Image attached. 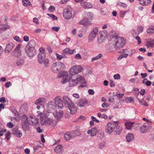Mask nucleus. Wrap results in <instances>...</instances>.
<instances>
[{
  "label": "nucleus",
  "instance_id": "obj_20",
  "mask_svg": "<svg viewBox=\"0 0 154 154\" xmlns=\"http://www.w3.org/2000/svg\"><path fill=\"white\" fill-rule=\"evenodd\" d=\"M98 132V130L96 127L92 128L91 130L88 131L87 134H91V137H94L96 135L97 133Z\"/></svg>",
  "mask_w": 154,
  "mask_h": 154
},
{
  "label": "nucleus",
  "instance_id": "obj_51",
  "mask_svg": "<svg viewBox=\"0 0 154 154\" xmlns=\"http://www.w3.org/2000/svg\"><path fill=\"white\" fill-rule=\"evenodd\" d=\"M56 55L57 56V58L58 60H60L62 58V56L59 55L57 53H56Z\"/></svg>",
  "mask_w": 154,
  "mask_h": 154
},
{
  "label": "nucleus",
  "instance_id": "obj_60",
  "mask_svg": "<svg viewBox=\"0 0 154 154\" xmlns=\"http://www.w3.org/2000/svg\"><path fill=\"white\" fill-rule=\"evenodd\" d=\"M88 92V94L91 95H93L94 92V91L92 89H89Z\"/></svg>",
  "mask_w": 154,
  "mask_h": 154
},
{
  "label": "nucleus",
  "instance_id": "obj_63",
  "mask_svg": "<svg viewBox=\"0 0 154 154\" xmlns=\"http://www.w3.org/2000/svg\"><path fill=\"white\" fill-rule=\"evenodd\" d=\"M72 96L76 99H78L79 97V95L77 93H74L73 94Z\"/></svg>",
  "mask_w": 154,
  "mask_h": 154
},
{
  "label": "nucleus",
  "instance_id": "obj_4",
  "mask_svg": "<svg viewBox=\"0 0 154 154\" xmlns=\"http://www.w3.org/2000/svg\"><path fill=\"white\" fill-rule=\"evenodd\" d=\"M21 125L22 127L25 131H28L29 129V124H30V120L25 114L21 116Z\"/></svg>",
  "mask_w": 154,
  "mask_h": 154
},
{
  "label": "nucleus",
  "instance_id": "obj_36",
  "mask_svg": "<svg viewBox=\"0 0 154 154\" xmlns=\"http://www.w3.org/2000/svg\"><path fill=\"white\" fill-rule=\"evenodd\" d=\"M5 139L7 140H8L10 139L11 137V134L10 132L9 131H6L5 133Z\"/></svg>",
  "mask_w": 154,
  "mask_h": 154
},
{
  "label": "nucleus",
  "instance_id": "obj_41",
  "mask_svg": "<svg viewBox=\"0 0 154 154\" xmlns=\"http://www.w3.org/2000/svg\"><path fill=\"white\" fill-rule=\"evenodd\" d=\"M74 58L75 59L77 60H80L82 59V56L79 53L76 54L74 57Z\"/></svg>",
  "mask_w": 154,
  "mask_h": 154
},
{
  "label": "nucleus",
  "instance_id": "obj_57",
  "mask_svg": "<svg viewBox=\"0 0 154 154\" xmlns=\"http://www.w3.org/2000/svg\"><path fill=\"white\" fill-rule=\"evenodd\" d=\"M7 125L9 128H11L13 126V124L11 122H9L7 123Z\"/></svg>",
  "mask_w": 154,
  "mask_h": 154
},
{
  "label": "nucleus",
  "instance_id": "obj_45",
  "mask_svg": "<svg viewBox=\"0 0 154 154\" xmlns=\"http://www.w3.org/2000/svg\"><path fill=\"white\" fill-rule=\"evenodd\" d=\"M76 128L77 129L75 131L76 132L75 133V135L76 134L78 136L81 134L79 130L80 127L79 126H77Z\"/></svg>",
  "mask_w": 154,
  "mask_h": 154
},
{
  "label": "nucleus",
  "instance_id": "obj_24",
  "mask_svg": "<svg viewBox=\"0 0 154 154\" xmlns=\"http://www.w3.org/2000/svg\"><path fill=\"white\" fill-rule=\"evenodd\" d=\"M21 45L19 44L16 47L14 51V53L17 57H19L21 55V51L20 50Z\"/></svg>",
  "mask_w": 154,
  "mask_h": 154
},
{
  "label": "nucleus",
  "instance_id": "obj_55",
  "mask_svg": "<svg viewBox=\"0 0 154 154\" xmlns=\"http://www.w3.org/2000/svg\"><path fill=\"white\" fill-rule=\"evenodd\" d=\"M87 15L88 17L89 18H91L94 16L93 14L91 12H88L87 13Z\"/></svg>",
  "mask_w": 154,
  "mask_h": 154
},
{
  "label": "nucleus",
  "instance_id": "obj_59",
  "mask_svg": "<svg viewBox=\"0 0 154 154\" xmlns=\"http://www.w3.org/2000/svg\"><path fill=\"white\" fill-rule=\"evenodd\" d=\"M11 85V83L10 82H7L5 84V85L6 88H8Z\"/></svg>",
  "mask_w": 154,
  "mask_h": 154
},
{
  "label": "nucleus",
  "instance_id": "obj_15",
  "mask_svg": "<svg viewBox=\"0 0 154 154\" xmlns=\"http://www.w3.org/2000/svg\"><path fill=\"white\" fill-rule=\"evenodd\" d=\"M75 135V133L74 131L67 132L64 134V138L66 140H69L74 138Z\"/></svg>",
  "mask_w": 154,
  "mask_h": 154
},
{
  "label": "nucleus",
  "instance_id": "obj_37",
  "mask_svg": "<svg viewBox=\"0 0 154 154\" xmlns=\"http://www.w3.org/2000/svg\"><path fill=\"white\" fill-rule=\"evenodd\" d=\"M0 26L1 27V30L3 31L6 30L10 27L9 25L5 24H1Z\"/></svg>",
  "mask_w": 154,
  "mask_h": 154
},
{
  "label": "nucleus",
  "instance_id": "obj_44",
  "mask_svg": "<svg viewBox=\"0 0 154 154\" xmlns=\"http://www.w3.org/2000/svg\"><path fill=\"white\" fill-rule=\"evenodd\" d=\"M114 103L116 105L119 106L121 104V103L120 102V100L117 99L116 100V101H114Z\"/></svg>",
  "mask_w": 154,
  "mask_h": 154
},
{
  "label": "nucleus",
  "instance_id": "obj_58",
  "mask_svg": "<svg viewBox=\"0 0 154 154\" xmlns=\"http://www.w3.org/2000/svg\"><path fill=\"white\" fill-rule=\"evenodd\" d=\"M69 0H60V3L62 4H66Z\"/></svg>",
  "mask_w": 154,
  "mask_h": 154
},
{
  "label": "nucleus",
  "instance_id": "obj_38",
  "mask_svg": "<svg viewBox=\"0 0 154 154\" xmlns=\"http://www.w3.org/2000/svg\"><path fill=\"white\" fill-rule=\"evenodd\" d=\"M103 55L102 54L100 53L98 54V55L96 57H94L92 58L91 59V61L93 62L94 61L97 60L99 59Z\"/></svg>",
  "mask_w": 154,
  "mask_h": 154
},
{
  "label": "nucleus",
  "instance_id": "obj_14",
  "mask_svg": "<svg viewBox=\"0 0 154 154\" xmlns=\"http://www.w3.org/2000/svg\"><path fill=\"white\" fill-rule=\"evenodd\" d=\"M151 128V124L145 123L140 128V132L142 133H146L149 128Z\"/></svg>",
  "mask_w": 154,
  "mask_h": 154
},
{
  "label": "nucleus",
  "instance_id": "obj_6",
  "mask_svg": "<svg viewBox=\"0 0 154 154\" xmlns=\"http://www.w3.org/2000/svg\"><path fill=\"white\" fill-rule=\"evenodd\" d=\"M115 43L114 47L116 50H118L122 47L124 45L125 41L123 38L120 37H115Z\"/></svg>",
  "mask_w": 154,
  "mask_h": 154
},
{
  "label": "nucleus",
  "instance_id": "obj_21",
  "mask_svg": "<svg viewBox=\"0 0 154 154\" xmlns=\"http://www.w3.org/2000/svg\"><path fill=\"white\" fill-rule=\"evenodd\" d=\"M104 33L102 32L99 37H98L97 38V42L99 44H101L106 39V35Z\"/></svg>",
  "mask_w": 154,
  "mask_h": 154
},
{
  "label": "nucleus",
  "instance_id": "obj_22",
  "mask_svg": "<svg viewBox=\"0 0 154 154\" xmlns=\"http://www.w3.org/2000/svg\"><path fill=\"white\" fill-rule=\"evenodd\" d=\"M24 57H22L17 60L16 65L18 66H21L24 64Z\"/></svg>",
  "mask_w": 154,
  "mask_h": 154
},
{
  "label": "nucleus",
  "instance_id": "obj_19",
  "mask_svg": "<svg viewBox=\"0 0 154 154\" xmlns=\"http://www.w3.org/2000/svg\"><path fill=\"white\" fill-rule=\"evenodd\" d=\"M14 46V45L13 43L12 42L9 43L6 46L5 49V52L6 53H9L13 48Z\"/></svg>",
  "mask_w": 154,
  "mask_h": 154
},
{
  "label": "nucleus",
  "instance_id": "obj_52",
  "mask_svg": "<svg viewBox=\"0 0 154 154\" xmlns=\"http://www.w3.org/2000/svg\"><path fill=\"white\" fill-rule=\"evenodd\" d=\"M33 22L34 23L36 24H38L39 23V22L38 19L36 17H35L33 19Z\"/></svg>",
  "mask_w": 154,
  "mask_h": 154
},
{
  "label": "nucleus",
  "instance_id": "obj_12",
  "mask_svg": "<svg viewBox=\"0 0 154 154\" xmlns=\"http://www.w3.org/2000/svg\"><path fill=\"white\" fill-rule=\"evenodd\" d=\"M72 9L71 8L64 9L63 12V17L66 19L71 18L72 17Z\"/></svg>",
  "mask_w": 154,
  "mask_h": 154
},
{
  "label": "nucleus",
  "instance_id": "obj_29",
  "mask_svg": "<svg viewBox=\"0 0 154 154\" xmlns=\"http://www.w3.org/2000/svg\"><path fill=\"white\" fill-rule=\"evenodd\" d=\"M146 45L148 48H151L154 47V39L148 41L146 43Z\"/></svg>",
  "mask_w": 154,
  "mask_h": 154
},
{
  "label": "nucleus",
  "instance_id": "obj_28",
  "mask_svg": "<svg viewBox=\"0 0 154 154\" xmlns=\"http://www.w3.org/2000/svg\"><path fill=\"white\" fill-rule=\"evenodd\" d=\"M151 2V0H140V4L143 6H148Z\"/></svg>",
  "mask_w": 154,
  "mask_h": 154
},
{
  "label": "nucleus",
  "instance_id": "obj_33",
  "mask_svg": "<svg viewBox=\"0 0 154 154\" xmlns=\"http://www.w3.org/2000/svg\"><path fill=\"white\" fill-rule=\"evenodd\" d=\"M31 123L30 124H29V125H32L33 126L36 125L39 123L38 119L37 118H35L34 119H32L30 120Z\"/></svg>",
  "mask_w": 154,
  "mask_h": 154
},
{
  "label": "nucleus",
  "instance_id": "obj_1",
  "mask_svg": "<svg viewBox=\"0 0 154 154\" xmlns=\"http://www.w3.org/2000/svg\"><path fill=\"white\" fill-rule=\"evenodd\" d=\"M61 74L63 79L61 82L62 84H64L68 82L69 86L73 87L79 83L83 82L81 86L84 87L86 86L85 83L84 82V78L81 75H72L71 76L69 75L67 72H63Z\"/></svg>",
  "mask_w": 154,
  "mask_h": 154
},
{
  "label": "nucleus",
  "instance_id": "obj_26",
  "mask_svg": "<svg viewBox=\"0 0 154 154\" xmlns=\"http://www.w3.org/2000/svg\"><path fill=\"white\" fill-rule=\"evenodd\" d=\"M115 125H116V127L115 128V129L114 131V132L116 133L115 134L116 135V134H119L121 132L122 130V128L121 127L119 126L118 124L116 122H115Z\"/></svg>",
  "mask_w": 154,
  "mask_h": 154
},
{
  "label": "nucleus",
  "instance_id": "obj_47",
  "mask_svg": "<svg viewBox=\"0 0 154 154\" xmlns=\"http://www.w3.org/2000/svg\"><path fill=\"white\" fill-rule=\"evenodd\" d=\"M48 10L50 12H52L55 10V8L54 6L51 5L49 8Z\"/></svg>",
  "mask_w": 154,
  "mask_h": 154
},
{
  "label": "nucleus",
  "instance_id": "obj_16",
  "mask_svg": "<svg viewBox=\"0 0 154 154\" xmlns=\"http://www.w3.org/2000/svg\"><path fill=\"white\" fill-rule=\"evenodd\" d=\"M63 99L65 104L67 106L73 103L70 99L67 96H64L63 97Z\"/></svg>",
  "mask_w": 154,
  "mask_h": 154
},
{
  "label": "nucleus",
  "instance_id": "obj_53",
  "mask_svg": "<svg viewBox=\"0 0 154 154\" xmlns=\"http://www.w3.org/2000/svg\"><path fill=\"white\" fill-rule=\"evenodd\" d=\"M0 102L3 103H5L6 102V100L5 99V98L4 97H0Z\"/></svg>",
  "mask_w": 154,
  "mask_h": 154
},
{
  "label": "nucleus",
  "instance_id": "obj_23",
  "mask_svg": "<svg viewBox=\"0 0 154 154\" xmlns=\"http://www.w3.org/2000/svg\"><path fill=\"white\" fill-rule=\"evenodd\" d=\"M45 99L44 97L39 98L36 100L35 102V104L42 106L43 104L45 103Z\"/></svg>",
  "mask_w": 154,
  "mask_h": 154
},
{
  "label": "nucleus",
  "instance_id": "obj_2",
  "mask_svg": "<svg viewBox=\"0 0 154 154\" xmlns=\"http://www.w3.org/2000/svg\"><path fill=\"white\" fill-rule=\"evenodd\" d=\"M54 101H51L48 103L47 106L48 110H53L56 108L62 109L63 106V100L60 96H56L54 99Z\"/></svg>",
  "mask_w": 154,
  "mask_h": 154
},
{
  "label": "nucleus",
  "instance_id": "obj_13",
  "mask_svg": "<svg viewBox=\"0 0 154 154\" xmlns=\"http://www.w3.org/2000/svg\"><path fill=\"white\" fill-rule=\"evenodd\" d=\"M98 33V29L97 27L94 28L91 31V34L88 37V41L89 42H91L96 37Z\"/></svg>",
  "mask_w": 154,
  "mask_h": 154
},
{
  "label": "nucleus",
  "instance_id": "obj_5",
  "mask_svg": "<svg viewBox=\"0 0 154 154\" xmlns=\"http://www.w3.org/2000/svg\"><path fill=\"white\" fill-rule=\"evenodd\" d=\"M31 43L33 45L35 44V42L34 41H30L25 48L26 52L30 57H32L36 54V51L34 48V46L33 47H31L30 46V44Z\"/></svg>",
  "mask_w": 154,
  "mask_h": 154
},
{
  "label": "nucleus",
  "instance_id": "obj_39",
  "mask_svg": "<svg viewBox=\"0 0 154 154\" xmlns=\"http://www.w3.org/2000/svg\"><path fill=\"white\" fill-rule=\"evenodd\" d=\"M22 4L24 6H27L30 5V2L29 0H24L22 1Z\"/></svg>",
  "mask_w": 154,
  "mask_h": 154
},
{
  "label": "nucleus",
  "instance_id": "obj_46",
  "mask_svg": "<svg viewBox=\"0 0 154 154\" xmlns=\"http://www.w3.org/2000/svg\"><path fill=\"white\" fill-rule=\"evenodd\" d=\"M133 99L131 97H127L125 99V101L128 103H130L132 101Z\"/></svg>",
  "mask_w": 154,
  "mask_h": 154
},
{
  "label": "nucleus",
  "instance_id": "obj_62",
  "mask_svg": "<svg viewBox=\"0 0 154 154\" xmlns=\"http://www.w3.org/2000/svg\"><path fill=\"white\" fill-rule=\"evenodd\" d=\"M6 130L4 129L0 131V136H2L4 135V133L5 132Z\"/></svg>",
  "mask_w": 154,
  "mask_h": 154
},
{
  "label": "nucleus",
  "instance_id": "obj_42",
  "mask_svg": "<svg viewBox=\"0 0 154 154\" xmlns=\"http://www.w3.org/2000/svg\"><path fill=\"white\" fill-rule=\"evenodd\" d=\"M47 15L52 18L53 20H57V17L55 16L54 14H48Z\"/></svg>",
  "mask_w": 154,
  "mask_h": 154
},
{
  "label": "nucleus",
  "instance_id": "obj_56",
  "mask_svg": "<svg viewBox=\"0 0 154 154\" xmlns=\"http://www.w3.org/2000/svg\"><path fill=\"white\" fill-rule=\"evenodd\" d=\"M39 51L40 52L39 54H45V49L42 47H41L39 49Z\"/></svg>",
  "mask_w": 154,
  "mask_h": 154
},
{
  "label": "nucleus",
  "instance_id": "obj_9",
  "mask_svg": "<svg viewBox=\"0 0 154 154\" xmlns=\"http://www.w3.org/2000/svg\"><path fill=\"white\" fill-rule=\"evenodd\" d=\"M41 120L43 123L48 125L52 124L53 126H55L58 122V121L53 120L52 119L48 117H46L45 116L44 117H41Z\"/></svg>",
  "mask_w": 154,
  "mask_h": 154
},
{
  "label": "nucleus",
  "instance_id": "obj_34",
  "mask_svg": "<svg viewBox=\"0 0 154 154\" xmlns=\"http://www.w3.org/2000/svg\"><path fill=\"white\" fill-rule=\"evenodd\" d=\"M147 33H154V24L150 26L146 31Z\"/></svg>",
  "mask_w": 154,
  "mask_h": 154
},
{
  "label": "nucleus",
  "instance_id": "obj_31",
  "mask_svg": "<svg viewBox=\"0 0 154 154\" xmlns=\"http://www.w3.org/2000/svg\"><path fill=\"white\" fill-rule=\"evenodd\" d=\"M55 151L58 153H61L63 151V148L61 145H58L54 149Z\"/></svg>",
  "mask_w": 154,
  "mask_h": 154
},
{
  "label": "nucleus",
  "instance_id": "obj_27",
  "mask_svg": "<svg viewBox=\"0 0 154 154\" xmlns=\"http://www.w3.org/2000/svg\"><path fill=\"white\" fill-rule=\"evenodd\" d=\"M79 24L80 25H83L84 26H87L90 23L88 22V19L87 18H85L84 19L81 20Z\"/></svg>",
  "mask_w": 154,
  "mask_h": 154
},
{
  "label": "nucleus",
  "instance_id": "obj_3",
  "mask_svg": "<svg viewBox=\"0 0 154 154\" xmlns=\"http://www.w3.org/2000/svg\"><path fill=\"white\" fill-rule=\"evenodd\" d=\"M65 67V65L62 63L57 62L54 63L51 66V69L52 72L54 73H60L62 76L61 72H60L61 71L64 69Z\"/></svg>",
  "mask_w": 154,
  "mask_h": 154
},
{
  "label": "nucleus",
  "instance_id": "obj_10",
  "mask_svg": "<svg viewBox=\"0 0 154 154\" xmlns=\"http://www.w3.org/2000/svg\"><path fill=\"white\" fill-rule=\"evenodd\" d=\"M82 68L80 65H75L72 66L69 71L72 75H78V74L82 71Z\"/></svg>",
  "mask_w": 154,
  "mask_h": 154
},
{
  "label": "nucleus",
  "instance_id": "obj_8",
  "mask_svg": "<svg viewBox=\"0 0 154 154\" xmlns=\"http://www.w3.org/2000/svg\"><path fill=\"white\" fill-rule=\"evenodd\" d=\"M47 111L50 113V115H53L55 118L58 121L61 119L63 114L62 111H57L55 109H54L53 110L47 109Z\"/></svg>",
  "mask_w": 154,
  "mask_h": 154
},
{
  "label": "nucleus",
  "instance_id": "obj_17",
  "mask_svg": "<svg viewBox=\"0 0 154 154\" xmlns=\"http://www.w3.org/2000/svg\"><path fill=\"white\" fill-rule=\"evenodd\" d=\"M81 6L85 9L91 8L93 7L92 4L87 2H82L81 3Z\"/></svg>",
  "mask_w": 154,
  "mask_h": 154
},
{
  "label": "nucleus",
  "instance_id": "obj_35",
  "mask_svg": "<svg viewBox=\"0 0 154 154\" xmlns=\"http://www.w3.org/2000/svg\"><path fill=\"white\" fill-rule=\"evenodd\" d=\"M133 122H127L125 123L126 128L128 129H131L133 127Z\"/></svg>",
  "mask_w": 154,
  "mask_h": 154
},
{
  "label": "nucleus",
  "instance_id": "obj_32",
  "mask_svg": "<svg viewBox=\"0 0 154 154\" xmlns=\"http://www.w3.org/2000/svg\"><path fill=\"white\" fill-rule=\"evenodd\" d=\"M63 51L64 53H67L70 54H73L74 53L76 52L75 50H71L69 48H67L64 49Z\"/></svg>",
  "mask_w": 154,
  "mask_h": 154
},
{
  "label": "nucleus",
  "instance_id": "obj_54",
  "mask_svg": "<svg viewBox=\"0 0 154 154\" xmlns=\"http://www.w3.org/2000/svg\"><path fill=\"white\" fill-rule=\"evenodd\" d=\"M91 117L92 119L94 122H96L97 123L99 122V120H98L95 117H94L93 116H91Z\"/></svg>",
  "mask_w": 154,
  "mask_h": 154
},
{
  "label": "nucleus",
  "instance_id": "obj_49",
  "mask_svg": "<svg viewBox=\"0 0 154 154\" xmlns=\"http://www.w3.org/2000/svg\"><path fill=\"white\" fill-rule=\"evenodd\" d=\"M60 29L59 26L57 27H53L52 28V30L56 32H57Z\"/></svg>",
  "mask_w": 154,
  "mask_h": 154
},
{
  "label": "nucleus",
  "instance_id": "obj_64",
  "mask_svg": "<svg viewBox=\"0 0 154 154\" xmlns=\"http://www.w3.org/2000/svg\"><path fill=\"white\" fill-rule=\"evenodd\" d=\"M110 82L109 85L110 87H112L115 86V84L113 81L110 80Z\"/></svg>",
  "mask_w": 154,
  "mask_h": 154
},
{
  "label": "nucleus",
  "instance_id": "obj_25",
  "mask_svg": "<svg viewBox=\"0 0 154 154\" xmlns=\"http://www.w3.org/2000/svg\"><path fill=\"white\" fill-rule=\"evenodd\" d=\"M88 102V101L85 99H81L78 104L80 107H82L84 106L85 104H87Z\"/></svg>",
  "mask_w": 154,
  "mask_h": 154
},
{
  "label": "nucleus",
  "instance_id": "obj_61",
  "mask_svg": "<svg viewBox=\"0 0 154 154\" xmlns=\"http://www.w3.org/2000/svg\"><path fill=\"white\" fill-rule=\"evenodd\" d=\"M24 40L26 42H27L29 40V37L27 35H25L23 37Z\"/></svg>",
  "mask_w": 154,
  "mask_h": 154
},
{
  "label": "nucleus",
  "instance_id": "obj_7",
  "mask_svg": "<svg viewBox=\"0 0 154 154\" xmlns=\"http://www.w3.org/2000/svg\"><path fill=\"white\" fill-rule=\"evenodd\" d=\"M45 54H39L38 57V61L40 64L44 63V66L47 67L48 66L49 62L47 58L45 59Z\"/></svg>",
  "mask_w": 154,
  "mask_h": 154
},
{
  "label": "nucleus",
  "instance_id": "obj_48",
  "mask_svg": "<svg viewBox=\"0 0 154 154\" xmlns=\"http://www.w3.org/2000/svg\"><path fill=\"white\" fill-rule=\"evenodd\" d=\"M114 78L115 79H120V76L119 74H117L114 75Z\"/></svg>",
  "mask_w": 154,
  "mask_h": 154
},
{
  "label": "nucleus",
  "instance_id": "obj_30",
  "mask_svg": "<svg viewBox=\"0 0 154 154\" xmlns=\"http://www.w3.org/2000/svg\"><path fill=\"white\" fill-rule=\"evenodd\" d=\"M134 137V136L133 134L128 133L126 136V139L128 142H130L133 140Z\"/></svg>",
  "mask_w": 154,
  "mask_h": 154
},
{
  "label": "nucleus",
  "instance_id": "obj_40",
  "mask_svg": "<svg viewBox=\"0 0 154 154\" xmlns=\"http://www.w3.org/2000/svg\"><path fill=\"white\" fill-rule=\"evenodd\" d=\"M105 146V143L104 142H102L99 143L98 147L100 149H102L104 148Z\"/></svg>",
  "mask_w": 154,
  "mask_h": 154
},
{
  "label": "nucleus",
  "instance_id": "obj_50",
  "mask_svg": "<svg viewBox=\"0 0 154 154\" xmlns=\"http://www.w3.org/2000/svg\"><path fill=\"white\" fill-rule=\"evenodd\" d=\"M143 27L141 26H140L137 28V31H138V32L140 33L143 32Z\"/></svg>",
  "mask_w": 154,
  "mask_h": 154
},
{
  "label": "nucleus",
  "instance_id": "obj_18",
  "mask_svg": "<svg viewBox=\"0 0 154 154\" xmlns=\"http://www.w3.org/2000/svg\"><path fill=\"white\" fill-rule=\"evenodd\" d=\"M68 107L70 111V113L71 114H73L76 113L77 108L73 103L68 106Z\"/></svg>",
  "mask_w": 154,
  "mask_h": 154
},
{
  "label": "nucleus",
  "instance_id": "obj_43",
  "mask_svg": "<svg viewBox=\"0 0 154 154\" xmlns=\"http://www.w3.org/2000/svg\"><path fill=\"white\" fill-rule=\"evenodd\" d=\"M14 40L17 42L20 43L22 42V41L20 39V38L18 36H15L14 37Z\"/></svg>",
  "mask_w": 154,
  "mask_h": 154
},
{
  "label": "nucleus",
  "instance_id": "obj_11",
  "mask_svg": "<svg viewBox=\"0 0 154 154\" xmlns=\"http://www.w3.org/2000/svg\"><path fill=\"white\" fill-rule=\"evenodd\" d=\"M115 122H110L106 126L105 131L106 132L109 134H110L115 131L116 127Z\"/></svg>",
  "mask_w": 154,
  "mask_h": 154
}]
</instances>
